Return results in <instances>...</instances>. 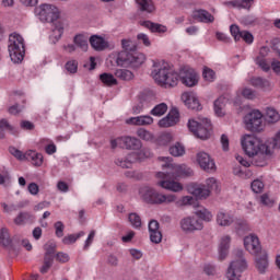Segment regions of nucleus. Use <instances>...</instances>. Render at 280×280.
<instances>
[{
  "mask_svg": "<svg viewBox=\"0 0 280 280\" xmlns=\"http://www.w3.org/2000/svg\"><path fill=\"white\" fill-rule=\"evenodd\" d=\"M56 261H59V264H67L70 259L69 254L63 252H58L55 255Z\"/></svg>",
  "mask_w": 280,
  "mask_h": 280,
  "instance_id": "bf43d9fd",
  "label": "nucleus"
},
{
  "mask_svg": "<svg viewBox=\"0 0 280 280\" xmlns=\"http://www.w3.org/2000/svg\"><path fill=\"white\" fill-rule=\"evenodd\" d=\"M83 235L84 232H80L79 234H70L62 238V243L66 245L75 244V242H78V240H80V237H82Z\"/></svg>",
  "mask_w": 280,
  "mask_h": 280,
  "instance_id": "a18cd8bd",
  "label": "nucleus"
},
{
  "mask_svg": "<svg viewBox=\"0 0 280 280\" xmlns=\"http://www.w3.org/2000/svg\"><path fill=\"white\" fill-rule=\"evenodd\" d=\"M32 214L30 212H21L15 219L14 224L21 226V224H25L28 220H32Z\"/></svg>",
  "mask_w": 280,
  "mask_h": 280,
  "instance_id": "37998d69",
  "label": "nucleus"
},
{
  "mask_svg": "<svg viewBox=\"0 0 280 280\" xmlns=\"http://www.w3.org/2000/svg\"><path fill=\"white\" fill-rule=\"evenodd\" d=\"M230 32L234 40L236 42L244 40V43H247V45H252V43L255 40V37L250 32L240 30V26H237V24H232L230 26Z\"/></svg>",
  "mask_w": 280,
  "mask_h": 280,
  "instance_id": "4468645a",
  "label": "nucleus"
},
{
  "mask_svg": "<svg viewBox=\"0 0 280 280\" xmlns=\"http://www.w3.org/2000/svg\"><path fill=\"white\" fill-rule=\"evenodd\" d=\"M93 240H95V230H92L85 241L84 250L89 248L93 244Z\"/></svg>",
  "mask_w": 280,
  "mask_h": 280,
  "instance_id": "69168bd1",
  "label": "nucleus"
},
{
  "mask_svg": "<svg viewBox=\"0 0 280 280\" xmlns=\"http://www.w3.org/2000/svg\"><path fill=\"white\" fill-rule=\"evenodd\" d=\"M73 40L77 47H80L82 51H86V49H89V40L86 39V37H84V35H77L74 36Z\"/></svg>",
  "mask_w": 280,
  "mask_h": 280,
  "instance_id": "a19ab883",
  "label": "nucleus"
},
{
  "mask_svg": "<svg viewBox=\"0 0 280 280\" xmlns=\"http://www.w3.org/2000/svg\"><path fill=\"white\" fill-rule=\"evenodd\" d=\"M44 250L46 256L48 257H56V244L47 243L44 245Z\"/></svg>",
  "mask_w": 280,
  "mask_h": 280,
  "instance_id": "3c124183",
  "label": "nucleus"
},
{
  "mask_svg": "<svg viewBox=\"0 0 280 280\" xmlns=\"http://www.w3.org/2000/svg\"><path fill=\"white\" fill-rule=\"evenodd\" d=\"M264 182L256 179L252 183V191H254V194H261V191H264Z\"/></svg>",
  "mask_w": 280,
  "mask_h": 280,
  "instance_id": "864d4df0",
  "label": "nucleus"
},
{
  "mask_svg": "<svg viewBox=\"0 0 280 280\" xmlns=\"http://www.w3.org/2000/svg\"><path fill=\"white\" fill-rule=\"evenodd\" d=\"M187 126L197 139H209L211 136V120L207 118L189 119Z\"/></svg>",
  "mask_w": 280,
  "mask_h": 280,
  "instance_id": "6e6552de",
  "label": "nucleus"
},
{
  "mask_svg": "<svg viewBox=\"0 0 280 280\" xmlns=\"http://www.w3.org/2000/svg\"><path fill=\"white\" fill-rule=\"evenodd\" d=\"M179 118L178 109H172L166 117L159 121V126L160 128H172V126H176Z\"/></svg>",
  "mask_w": 280,
  "mask_h": 280,
  "instance_id": "6ab92c4d",
  "label": "nucleus"
},
{
  "mask_svg": "<svg viewBox=\"0 0 280 280\" xmlns=\"http://www.w3.org/2000/svg\"><path fill=\"white\" fill-rule=\"evenodd\" d=\"M127 124L132 126H151V124H154V118L152 116H137L129 118Z\"/></svg>",
  "mask_w": 280,
  "mask_h": 280,
  "instance_id": "b1692460",
  "label": "nucleus"
},
{
  "mask_svg": "<svg viewBox=\"0 0 280 280\" xmlns=\"http://www.w3.org/2000/svg\"><path fill=\"white\" fill-rule=\"evenodd\" d=\"M279 119H280L279 112H277L275 108H271V107H268L266 109V121H268V124H277Z\"/></svg>",
  "mask_w": 280,
  "mask_h": 280,
  "instance_id": "72a5a7b5",
  "label": "nucleus"
},
{
  "mask_svg": "<svg viewBox=\"0 0 280 280\" xmlns=\"http://www.w3.org/2000/svg\"><path fill=\"white\" fill-rule=\"evenodd\" d=\"M139 194L148 205H172V202H176L175 195H163L150 186L140 188Z\"/></svg>",
  "mask_w": 280,
  "mask_h": 280,
  "instance_id": "39448f33",
  "label": "nucleus"
},
{
  "mask_svg": "<svg viewBox=\"0 0 280 280\" xmlns=\"http://www.w3.org/2000/svg\"><path fill=\"white\" fill-rule=\"evenodd\" d=\"M100 80L105 86H117V79L112 73L104 72L100 74Z\"/></svg>",
  "mask_w": 280,
  "mask_h": 280,
  "instance_id": "2f4dec72",
  "label": "nucleus"
},
{
  "mask_svg": "<svg viewBox=\"0 0 280 280\" xmlns=\"http://www.w3.org/2000/svg\"><path fill=\"white\" fill-rule=\"evenodd\" d=\"M256 267L259 272H266V268H268V258L266 256L257 258Z\"/></svg>",
  "mask_w": 280,
  "mask_h": 280,
  "instance_id": "49530a36",
  "label": "nucleus"
},
{
  "mask_svg": "<svg viewBox=\"0 0 280 280\" xmlns=\"http://www.w3.org/2000/svg\"><path fill=\"white\" fill-rule=\"evenodd\" d=\"M170 154H172V156H183V154H185V147L177 142L170 148Z\"/></svg>",
  "mask_w": 280,
  "mask_h": 280,
  "instance_id": "c03bdc74",
  "label": "nucleus"
},
{
  "mask_svg": "<svg viewBox=\"0 0 280 280\" xmlns=\"http://www.w3.org/2000/svg\"><path fill=\"white\" fill-rule=\"evenodd\" d=\"M182 101L184 102L185 106H187V108H190V110H202L200 101H198V98L195 97L194 93L191 92H184L182 94Z\"/></svg>",
  "mask_w": 280,
  "mask_h": 280,
  "instance_id": "a211bd4d",
  "label": "nucleus"
},
{
  "mask_svg": "<svg viewBox=\"0 0 280 280\" xmlns=\"http://www.w3.org/2000/svg\"><path fill=\"white\" fill-rule=\"evenodd\" d=\"M226 97L220 96L214 101V114L217 117H224V108L226 107Z\"/></svg>",
  "mask_w": 280,
  "mask_h": 280,
  "instance_id": "cd10ccee",
  "label": "nucleus"
},
{
  "mask_svg": "<svg viewBox=\"0 0 280 280\" xmlns=\"http://www.w3.org/2000/svg\"><path fill=\"white\" fill-rule=\"evenodd\" d=\"M5 130L9 131V132H13L14 131V127H12V125H10L8 119L2 118L0 120V139H4L5 138Z\"/></svg>",
  "mask_w": 280,
  "mask_h": 280,
  "instance_id": "e433bc0d",
  "label": "nucleus"
},
{
  "mask_svg": "<svg viewBox=\"0 0 280 280\" xmlns=\"http://www.w3.org/2000/svg\"><path fill=\"white\" fill-rule=\"evenodd\" d=\"M154 231H161L160 229V224H159V221L156 220H151L149 222V233H152Z\"/></svg>",
  "mask_w": 280,
  "mask_h": 280,
  "instance_id": "338daca9",
  "label": "nucleus"
},
{
  "mask_svg": "<svg viewBox=\"0 0 280 280\" xmlns=\"http://www.w3.org/2000/svg\"><path fill=\"white\" fill-rule=\"evenodd\" d=\"M57 189L59 191H61L62 194H67V191H69V184H67L66 182H58L57 184Z\"/></svg>",
  "mask_w": 280,
  "mask_h": 280,
  "instance_id": "774afa93",
  "label": "nucleus"
},
{
  "mask_svg": "<svg viewBox=\"0 0 280 280\" xmlns=\"http://www.w3.org/2000/svg\"><path fill=\"white\" fill-rule=\"evenodd\" d=\"M195 215L197 218H199V220L202 222V220H205V222H211V220H213V214L211 213V211L207 210V209H201L195 212Z\"/></svg>",
  "mask_w": 280,
  "mask_h": 280,
  "instance_id": "ea45409f",
  "label": "nucleus"
},
{
  "mask_svg": "<svg viewBox=\"0 0 280 280\" xmlns=\"http://www.w3.org/2000/svg\"><path fill=\"white\" fill-rule=\"evenodd\" d=\"M122 49L118 52L116 62L118 67H132L137 69L145 62V55L137 51V45L130 39L121 40Z\"/></svg>",
  "mask_w": 280,
  "mask_h": 280,
  "instance_id": "7ed1b4c3",
  "label": "nucleus"
},
{
  "mask_svg": "<svg viewBox=\"0 0 280 280\" xmlns=\"http://www.w3.org/2000/svg\"><path fill=\"white\" fill-rule=\"evenodd\" d=\"M230 245H231V236L230 235L222 236L220 246H219L220 261H224V259H226V255H229Z\"/></svg>",
  "mask_w": 280,
  "mask_h": 280,
  "instance_id": "5701e85b",
  "label": "nucleus"
},
{
  "mask_svg": "<svg viewBox=\"0 0 280 280\" xmlns=\"http://www.w3.org/2000/svg\"><path fill=\"white\" fill-rule=\"evenodd\" d=\"M119 141L122 143V148H126V150H141L142 148L141 140L137 138L122 137Z\"/></svg>",
  "mask_w": 280,
  "mask_h": 280,
  "instance_id": "4be33fe9",
  "label": "nucleus"
},
{
  "mask_svg": "<svg viewBox=\"0 0 280 280\" xmlns=\"http://www.w3.org/2000/svg\"><path fill=\"white\" fill-rule=\"evenodd\" d=\"M270 54V48L268 46H262L259 50V55L256 57L255 62L262 69V71H270V66L266 61V56Z\"/></svg>",
  "mask_w": 280,
  "mask_h": 280,
  "instance_id": "aec40b11",
  "label": "nucleus"
},
{
  "mask_svg": "<svg viewBox=\"0 0 280 280\" xmlns=\"http://www.w3.org/2000/svg\"><path fill=\"white\" fill-rule=\"evenodd\" d=\"M159 161H162L164 164L162 165L163 172L156 173V177L162 179L158 185L170 191H182L183 185L176 182V178L191 176L194 171L186 164L172 163V158L160 156Z\"/></svg>",
  "mask_w": 280,
  "mask_h": 280,
  "instance_id": "f03ea898",
  "label": "nucleus"
},
{
  "mask_svg": "<svg viewBox=\"0 0 280 280\" xmlns=\"http://www.w3.org/2000/svg\"><path fill=\"white\" fill-rule=\"evenodd\" d=\"M217 224L219 226H231V224H233V222H235V218L233 217V214H231L230 212H226L224 210H220L217 213Z\"/></svg>",
  "mask_w": 280,
  "mask_h": 280,
  "instance_id": "412c9836",
  "label": "nucleus"
},
{
  "mask_svg": "<svg viewBox=\"0 0 280 280\" xmlns=\"http://www.w3.org/2000/svg\"><path fill=\"white\" fill-rule=\"evenodd\" d=\"M129 222L133 229H141V217L137 213L129 214Z\"/></svg>",
  "mask_w": 280,
  "mask_h": 280,
  "instance_id": "09e8293b",
  "label": "nucleus"
},
{
  "mask_svg": "<svg viewBox=\"0 0 280 280\" xmlns=\"http://www.w3.org/2000/svg\"><path fill=\"white\" fill-rule=\"evenodd\" d=\"M244 270H246V260H235L231 262L226 277L229 280H241Z\"/></svg>",
  "mask_w": 280,
  "mask_h": 280,
  "instance_id": "ddd939ff",
  "label": "nucleus"
},
{
  "mask_svg": "<svg viewBox=\"0 0 280 280\" xmlns=\"http://www.w3.org/2000/svg\"><path fill=\"white\" fill-rule=\"evenodd\" d=\"M235 230L238 235H244L250 231V225L245 220H237L235 223Z\"/></svg>",
  "mask_w": 280,
  "mask_h": 280,
  "instance_id": "f704fd0d",
  "label": "nucleus"
},
{
  "mask_svg": "<svg viewBox=\"0 0 280 280\" xmlns=\"http://www.w3.org/2000/svg\"><path fill=\"white\" fill-rule=\"evenodd\" d=\"M137 38L139 43H142V45H144V47H150V45H152V43L150 42V37L144 33H139L137 35Z\"/></svg>",
  "mask_w": 280,
  "mask_h": 280,
  "instance_id": "052dcab7",
  "label": "nucleus"
},
{
  "mask_svg": "<svg viewBox=\"0 0 280 280\" xmlns=\"http://www.w3.org/2000/svg\"><path fill=\"white\" fill-rule=\"evenodd\" d=\"M150 240L153 244H161V242H163V233H161V230L150 232Z\"/></svg>",
  "mask_w": 280,
  "mask_h": 280,
  "instance_id": "603ef678",
  "label": "nucleus"
},
{
  "mask_svg": "<svg viewBox=\"0 0 280 280\" xmlns=\"http://www.w3.org/2000/svg\"><path fill=\"white\" fill-rule=\"evenodd\" d=\"M10 154H12L13 156H15V159H18L19 161H26L27 160V152L23 153L22 151H20L19 149L11 147L9 149Z\"/></svg>",
  "mask_w": 280,
  "mask_h": 280,
  "instance_id": "de8ad7c7",
  "label": "nucleus"
},
{
  "mask_svg": "<svg viewBox=\"0 0 280 280\" xmlns=\"http://www.w3.org/2000/svg\"><path fill=\"white\" fill-rule=\"evenodd\" d=\"M9 55L12 62H22L25 58V40L20 34L13 33L9 36Z\"/></svg>",
  "mask_w": 280,
  "mask_h": 280,
  "instance_id": "423d86ee",
  "label": "nucleus"
},
{
  "mask_svg": "<svg viewBox=\"0 0 280 280\" xmlns=\"http://www.w3.org/2000/svg\"><path fill=\"white\" fill-rule=\"evenodd\" d=\"M40 145H45V152L46 154H56L57 152V148H56V144L54 142H51V140L49 139H42L39 141Z\"/></svg>",
  "mask_w": 280,
  "mask_h": 280,
  "instance_id": "4c0bfd02",
  "label": "nucleus"
},
{
  "mask_svg": "<svg viewBox=\"0 0 280 280\" xmlns=\"http://www.w3.org/2000/svg\"><path fill=\"white\" fill-rule=\"evenodd\" d=\"M142 12H154V3L152 0H136Z\"/></svg>",
  "mask_w": 280,
  "mask_h": 280,
  "instance_id": "58836bf2",
  "label": "nucleus"
},
{
  "mask_svg": "<svg viewBox=\"0 0 280 280\" xmlns=\"http://www.w3.org/2000/svg\"><path fill=\"white\" fill-rule=\"evenodd\" d=\"M188 191L200 200H202V198H209V196H211V191H218V180H215L213 177H210L206 180V185L190 184L188 186Z\"/></svg>",
  "mask_w": 280,
  "mask_h": 280,
  "instance_id": "0eeeda50",
  "label": "nucleus"
},
{
  "mask_svg": "<svg viewBox=\"0 0 280 280\" xmlns=\"http://www.w3.org/2000/svg\"><path fill=\"white\" fill-rule=\"evenodd\" d=\"M151 77L159 84V86H163L164 89H174V86H178L179 80L185 86H196L198 84V73L192 68H184L178 72L174 71L170 63L165 61H154L153 70L151 72Z\"/></svg>",
  "mask_w": 280,
  "mask_h": 280,
  "instance_id": "f257e3e1",
  "label": "nucleus"
},
{
  "mask_svg": "<svg viewBox=\"0 0 280 280\" xmlns=\"http://www.w3.org/2000/svg\"><path fill=\"white\" fill-rule=\"evenodd\" d=\"M26 161H31L32 165H34L35 167H40L44 161L43 153L28 150L26 151Z\"/></svg>",
  "mask_w": 280,
  "mask_h": 280,
  "instance_id": "a878e982",
  "label": "nucleus"
},
{
  "mask_svg": "<svg viewBox=\"0 0 280 280\" xmlns=\"http://www.w3.org/2000/svg\"><path fill=\"white\" fill-rule=\"evenodd\" d=\"M55 230L57 237H62L65 235V224L61 221L55 223Z\"/></svg>",
  "mask_w": 280,
  "mask_h": 280,
  "instance_id": "680f3d73",
  "label": "nucleus"
},
{
  "mask_svg": "<svg viewBox=\"0 0 280 280\" xmlns=\"http://www.w3.org/2000/svg\"><path fill=\"white\" fill-rule=\"evenodd\" d=\"M137 135L138 137H140V139H143L144 141H152V139H154L152 133L145 129H139L137 131Z\"/></svg>",
  "mask_w": 280,
  "mask_h": 280,
  "instance_id": "6e6d98bb",
  "label": "nucleus"
},
{
  "mask_svg": "<svg viewBox=\"0 0 280 280\" xmlns=\"http://www.w3.org/2000/svg\"><path fill=\"white\" fill-rule=\"evenodd\" d=\"M116 78H119V80H132V78H135V75L132 74V71L130 70H126V69H118L115 72Z\"/></svg>",
  "mask_w": 280,
  "mask_h": 280,
  "instance_id": "79ce46f5",
  "label": "nucleus"
},
{
  "mask_svg": "<svg viewBox=\"0 0 280 280\" xmlns=\"http://www.w3.org/2000/svg\"><path fill=\"white\" fill-rule=\"evenodd\" d=\"M259 202L264 207H272V205H275V201L272 199H270V196L268 194L260 195L259 196Z\"/></svg>",
  "mask_w": 280,
  "mask_h": 280,
  "instance_id": "5fc2aeb1",
  "label": "nucleus"
},
{
  "mask_svg": "<svg viewBox=\"0 0 280 280\" xmlns=\"http://www.w3.org/2000/svg\"><path fill=\"white\" fill-rule=\"evenodd\" d=\"M166 113H167V104L165 103H160L155 105L151 110V115H153V117H163V115H165Z\"/></svg>",
  "mask_w": 280,
  "mask_h": 280,
  "instance_id": "c9c22d12",
  "label": "nucleus"
},
{
  "mask_svg": "<svg viewBox=\"0 0 280 280\" xmlns=\"http://www.w3.org/2000/svg\"><path fill=\"white\" fill-rule=\"evenodd\" d=\"M250 84L256 89H268L270 86V81L261 77H253L250 79Z\"/></svg>",
  "mask_w": 280,
  "mask_h": 280,
  "instance_id": "7c9ffc66",
  "label": "nucleus"
},
{
  "mask_svg": "<svg viewBox=\"0 0 280 280\" xmlns=\"http://www.w3.org/2000/svg\"><path fill=\"white\" fill-rule=\"evenodd\" d=\"M262 117L264 115H261V112L257 109L247 114L244 117V122L247 130L250 132H259V130H261Z\"/></svg>",
  "mask_w": 280,
  "mask_h": 280,
  "instance_id": "9b49d317",
  "label": "nucleus"
},
{
  "mask_svg": "<svg viewBox=\"0 0 280 280\" xmlns=\"http://www.w3.org/2000/svg\"><path fill=\"white\" fill-rule=\"evenodd\" d=\"M141 25L147 27V30H150L153 34H165V32H167V26L151 21H143Z\"/></svg>",
  "mask_w": 280,
  "mask_h": 280,
  "instance_id": "393cba45",
  "label": "nucleus"
},
{
  "mask_svg": "<svg viewBox=\"0 0 280 280\" xmlns=\"http://www.w3.org/2000/svg\"><path fill=\"white\" fill-rule=\"evenodd\" d=\"M66 71L68 73H78V61L77 60H70L66 63Z\"/></svg>",
  "mask_w": 280,
  "mask_h": 280,
  "instance_id": "4d7b16f0",
  "label": "nucleus"
},
{
  "mask_svg": "<svg viewBox=\"0 0 280 280\" xmlns=\"http://www.w3.org/2000/svg\"><path fill=\"white\" fill-rule=\"evenodd\" d=\"M20 128H22V130H34L35 126L34 122L30 120H22L20 122Z\"/></svg>",
  "mask_w": 280,
  "mask_h": 280,
  "instance_id": "0e129e2a",
  "label": "nucleus"
},
{
  "mask_svg": "<svg viewBox=\"0 0 280 280\" xmlns=\"http://www.w3.org/2000/svg\"><path fill=\"white\" fill-rule=\"evenodd\" d=\"M35 14H37L42 23H54V21H58V19H60L58 8L51 4H40L35 9Z\"/></svg>",
  "mask_w": 280,
  "mask_h": 280,
  "instance_id": "9d476101",
  "label": "nucleus"
},
{
  "mask_svg": "<svg viewBox=\"0 0 280 280\" xmlns=\"http://www.w3.org/2000/svg\"><path fill=\"white\" fill-rule=\"evenodd\" d=\"M242 147L247 156H270L272 151L268 145L261 143L255 136L245 135L242 139Z\"/></svg>",
  "mask_w": 280,
  "mask_h": 280,
  "instance_id": "20e7f679",
  "label": "nucleus"
},
{
  "mask_svg": "<svg viewBox=\"0 0 280 280\" xmlns=\"http://www.w3.org/2000/svg\"><path fill=\"white\" fill-rule=\"evenodd\" d=\"M10 101L15 102L14 105L9 107L10 115H19V113L23 110L21 104H25V94H23V92H13L10 95Z\"/></svg>",
  "mask_w": 280,
  "mask_h": 280,
  "instance_id": "dca6fc26",
  "label": "nucleus"
},
{
  "mask_svg": "<svg viewBox=\"0 0 280 280\" xmlns=\"http://www.w3.org/2000/svg\"><path fill=\"white\" fill-rule=\"evenodd\" d=\"M244 246L250 255H259L261 253V243H259V237L255 234L244 238Z\"/></svg>",
  "mask_w": 280,
  "mask_h": 280,
  "instance_id": "2eb2a0df",
  "label": "nucleus"
},
{
  "mask_svg": "<svg viewBox=\"0 0 280 280\" xmlns=\"http://www.w3.org/2000/svg\"><path fill=\"white\" fill-rule=\"evenodd\" d=\"M254 1L255 0H237L234 2V5H237L238 8H245V10H250Z\"/></svg>",
  "mask_w": 280,
  "mask_h": 280,
  "instance_id": "13d9d810",
  "label": "nucleus"
},
{
  "mask_svg": "<svg viewBox=\"0 0 280 280\" xmlns=\"http://www.w3.org/2000/svg\"><path fill=\"white\" fill-rule=\"evenodd\" d=\"M197 163L205 172H213L215 170V162L207 152H199L197 154Z\"/></svg>",
  "mask_w": 280,
  "mask_h": 280,
  "instance_id": "f3484780",
  "label": "nucleus"
},
{
  "mask_svg": "<svg viewBox=\"0 0 280 280\" xmlns=\"http://www.w3.org/2000/svg\"><path fill=\"white\" fill-rule=\"evenodd\" d=\"M90 45L96 51H102L106 48V40H104V37L93 35L90 37Z\"/></svg>",
  "mask_w": 280,
  "mask_h": 280,
  "instance_id": "c85d7f7f",
  "label": "nucleus"
},
{
  "mask_svg": "<svg viewBox=\"0 0 280 280\" xmlns=\"http://www.w3.org/2000/svg\"><path fill=\"white\" fill-rule=\"evenodd\" d=\"M180 228L185 233H194L195 231H202L205 224L197 215L186 217L180 221Z\"/></svg>",
  "mask_w": 280,
  "mask_h": 280,
  "instance_id": "f8f14e48",
  "label": "nucleus"
},
{
  "mask_svg": "<svg viewBox=\"0 0 280 280\" xmlns=\"http://www.w3.org/2000/svg\"><path fill=\"white\" fill-rule=\"evenodd\" d=\"M55 258H56V256L44 255L43 265L39 268V272L42 275H47V272H49V270L51 269V266H54V259Z\"/></svg>",
  "mask_w": 280,
  "mask_h": 280,
  "instance_id": "c756f323",
  "label": "nucleus"
},
{
  "mask_svg": "<svg viewBox=\"0 0 280 280\" xmlns=\"http://www.w3.org/2000/svg\"><path fill=\"white\" fill-rule=\"evenodd\" d=\"M150 156H152V153L149 151V149L143 148L139 152L129 153L124 159H116L115 164L118 165V167H122V170H128L132 167V163H137V161H143V159H150Z\"/></svg>",
  "mask_w": 280,
  "mask_h": 280,
  "instance_id": "1a4fd4ad",
  "label": "nucleus"
},
{
  "mask_svg": "<svg viewBox=\"0 0 280 280\" xmlns=\"http://www.w3.org/2000/svg\"><path fill=\"white\" fill-rule=\"evenodd\" d=\"M242 95H243V97H245L246 100H255V91H253V89L245 88V89L242 91Z\"/></svg>",
  "mask_w": 280,
  "mask_h": 280,
  "instance_id": "e2e57ef3",
  "label": "nucleus"
},
{
  "mask_svg": "<svg viewBox=\"0 0 280 280\" xmlns=\"http://www.w3.org/2000/svg\"><path fill=\"white\" fill-rule=\"evenodd\" d=\"M202 77L207 82H213V80H215V71L206 67L202 72Z\"/></svg>",
  "mask_w": 280,
  "mask_h": 280,
  "instance_id": "8fccbe9b",
  "label": "nucleus"
},
{
  "mask_svg": "<svg viewBox=\"0 0 280 280\" xmlns=\"http://www.w3.org/2000/svg\"><path fill=\"white\" fill-rule=\"evenodd\" d=\"M0 244L8 248V246H12V238L10 237V232L7 228H2L0 230Z\"/></svg>",
  "mask_w": 280,
  "mask_h": 280,
  "instance_id": "473e14b6",
  "label": "nucleus"
},
{
  "mask_svg": "<svg viewBox=\"0 0 280 280\" xmlns=\"http://www.w3.org/2000/svg\"><path fill=\"white\" fill-rule=\"evenodd\" d=\"M195 21H199L200 23H213L214 18L207 10H198L194 12Z\"/></svg>",
  "mask_w": 280,
  "mask_h": 280,
  "instance_id": "bb28decb",
  "label": "nucleus"
}]
</instances>
